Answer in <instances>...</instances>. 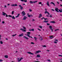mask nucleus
<instances>
[{
  "label": "nucleus",
  "mask_w": 62,
  "mask_h": 62,
  "mask_svg": "<svg viewBox=\"0 0 62 62\" xmlns=\"http://www.w3.org/2000/svg\"><path fill=\"white\" fill-rule=\"evenodd\" d=\"M39 39L40 40H42V39H43L42 38V37L41 36L39 37Z\"/></svg>",
  "instance_id": "nucleus-8"
},
{
  "label": "nucleus",
  "mask_w": 62,
  "mask_h": 62,
  "mask_svg": "<svg viewBox=\"0 0 62 62\" xmlns=\"http://www.w3.org/2000/svg\"><path fill=\"white\" fill-rule=\"evenodd\" d=\"M8 6H10V4H8Z\"/></svg>",
  "instance_id": "nucleus-61"
},
{
  "label": "nucleus",
  "mask_w": 62,
  "mask_h": 62,
  "mask_svg": "<svg viewBox=\"0 0 62 62\" xmlns=\"http://www.w3.org/2000/svg\"><path fill=\"white\" fill-rule=\"evenodd\" d=\"M27 53L28 54H32V55H34V54H33L32 53L29 52H27Z\"/></svg>",
  "instance_id": "nucleus-2"
},
{
  "label": "nucleus",
  "mask_w": 62,
  "mask_h": 62,
  "mask_svg": "<svg viewBox=\"0 0 62 62\" xmlns=\"http://www.w3.org/2000/svg\"><path fill=\"white\" fill-rule=\"evenodd\" d=\"M27 34H31V32H27Z\"/></svg>",
  "instance_id": "nucleus-28"
},
{
  "label": "nucleus",
  "mask_w": 62,
  "mask_h": 62,
  "mask_svg": "<svg viewBox=\"0 0 62 62\" xmlns=\"http://www.w3.org/2000/svg\"><path fill=\"white\" fill-rule=\"evenodd\" d=\"M38 29V30H39V31H41V30H40V29Z\"/></svg>",
  "instance_id": "nucleus-59"
},
{
  "label": "nucleus",
  "mask_w": 62,
  "mask_h": 62,
  "mask_svg": "<svg viewBox=\"0 0 62 62\" xmlns=\"http://www.w3.org/2000/svg\"><path fill=\"white\" fill-rule=\"evenodd\" d=\"M5 58H8V55H6L5 56Z\"/></svg>",
  "instance_id": "nucleus-25"
},
{
  "label": "nucleus",
  "mask_w": 62,
  "mask_h": 62,
  "mask_svg": "<svg viewBox=\"0 0 62 62\" xmlns=\"http://www.w3.org/2000/svg\"><path fill=\"white\" fill-rule=\"evenodd\" d=\"M43 46V47H46V46L45 45Z\"/></svg>",
  "instance_id": "nucleus-48"
},
{
  "label": "nucleus",
  "mask_w": 62,
  "mask_h": 62,
  "mask_svg": "<svg viewBox=\"0 0 62 62\" xmlns=\"http://www.w3.org/2000/svg\"><path fill=\"white\" fill-rule=\"evenodd\" d=\"M55 40V41H58V40H56V39Z\"/></svg>",
  "instance_id": "nucleus-60"
},
{
  "label": "nucleus",
  "mask_w": 62,
  "mask_h": 62,
  "mask_svg": "<svg viewBox=\"0 0 62 62\" xmlns=\"http://www.w3.org/2000/svg\"><path fill=\"white\" fill-rule=\"evenodd\" d=\"M30 3L31 4H33V3H34V2L31 1H30Z\"/></svg>",
  "instance_id": "nucleus-26"
},
{
  "label": "nucleus",
  "mask_w": 62,
  "mask_h": 62,
  "mask_svg": "<svg viewBox=\"0 0 62 62\" xmlns=\"http://www.w3.org/2000/svg\"><path fill=\"white\" fill-rule=\"evenodd\" d=\"M20 1H22V2L24 1V0H21Z\"/></svg>",
  "instance_id": "nucleus-56"
},
{
  "label": "nucleus",
  "mask_w": 62,
  "mask_h": 62,
  "mask_svg": "<svg viewBox=\"0 0 62 62\" xmlns=\"http://www.w3.org/2000/svg\"><path fill=\"white\" fill-rule=\"evenodd\" d=\"M54 3V2H51L50 3V4H53Z\"/></svg>",
  "instance_id": "nucleus-54"
},
{
  "label": "nucleus",
  "mask_w": 62,
  "mask_h": 62,
  "mask_svg": "<svg viewBox=\"0 0 62 62\" xmlns=\"http://www.w3.org/2000/svg\"><path fill=\"white\" fill-rule=\"evenodd\" d=\"M27 18V17H26V16H24V18H23V20H26V19Z\"/></svg>",
  "instance_id": "nucleus-14"
},
{
  "label": "nucleus",
  "mask_w": 62,
  "mask_h": 62,
  "mask_svg": "<svg viewBox=\"0 0 62 62\" xmlns=\"http://www.w3.org/2000/svg\"><path fill=\"white\" fill-rule=\"evenodd\" d=\"M32 21L33 22V21H35V20L34 19H32Z\"/></svg>",
  "instance_id": "nucleus-62"
},
{
  "label": "nucleus",
  "mask_w": 62,
  "mask_h": 62,
  "mask_svg": "<svg viewBox=\"0 0 62 62\" xmlns=\"http://www.w3.org/2000/svg\"><path fill=\"white\" fill-rule=\"evenodd\" d=\"M45 14H46V13H47L49 15H50V13H49L47 11H45Z\"/></svg>",
  "instance_id": "nucleus-4"
},
{
  "label": "nucleus",
  "mask_w": 62,
  "mask_h": 62,
  "mask_svg": "<svg viewBox=\"0 0 62 62\" xmlns=\"http://www.w3.org/2000/svg\"><path fill=\"white\" fill-rule=\"evenodd\" d=\"M20 30H22L23 31V29H22V28H21V29H20Z\"/></svg>",
  "instance_id": "nucleus-45"
},
{
  "label": "nucleus",
  "mask_w": 62,
  "mask_h": 62,
  "mask_svg": "<svg viewBox=\"0 0 62 62\" xmlns=\"http://www.w3.org/2000/svg\"><path fill=\"white\" fill-rule=\"evenodd\" d=\"M23 31H24V32H26V30H25L23 29Z\"/></svg>",
  "instance_id": "nucleus-40"
},
{
  "label": "nucleus",
  "mask_w": 62,
  "mask_h": 62,
  "mask_svg": "<svg viewBox=\"0 0 62 62\" xmlns=\"http://www.w3.org/2000/svg\"><path fill=\"white\" fill-rule=\"evenodd\" d=\"M12 18L13 19H15V18L14 17V16H12Z\"/></svg>",
  "instance_id": "nucleus-24"
},
{
  "label": "nucleus",
  "mask_w": 62,
  "mask_h": 62,
  "mask_svg": "<svg viewBox=\"0 0 62 62\" xmlns=\"http://www.w3.org/2000/svg\"><path fill=\"white\" fill-rule=\"evenodd\" d=\"M49 37L50 39H53V38L54 37V36H49Z\"/></svg>",
  "instance_id": "nucleus-16"
},
{
  "label": "nucleus",
  "mask_w": 62,
  "mask_h": 62,
  "mask_svg": "<svg viewBox=\"0 0 62 62\" xmlns=\"http://www.w3.org/2000/svg\"><path fill=\"white\" fill-rule=\"evenodd\" d=\"M59 56H61V57H62V55H59Z\"/></svg>",
  "instance_id": "nucleus-58"
},
{
  "label": "nucleus",
  "mask_w": 62,
  "mask_h": 62,
  "mask_svg": "<svg viewBox=\"0 0 62 62\" xmlns=\"http://www.w3.org/2000/svg\"><path fill=\"white\" fill-rule=\"evenodd\" d=\"M54 43H57V42H56V41H54Z\"/></svg>",
  "instance_id": "nucleus-49"
},
{
  "label": "nucleus",
  "mask_w": 62,
  "mask_h": 62,
  "mask_svg": "<svg viewBox=\"0 0 62 62\" xmlns=\"http://www.w3.org/2000/svg\"><path fill=\"white\" fill-rule=\"evenodd\" d=\"M23 28L24 29H26V28H25V27H24V26H23Z\"/></svg>",
  "instance_id": "nucleus-39"
},
{
  "label": "nucleus",
  "mask_w": 62,
  "mask_h": 62,
  "mask_svg": "<svg viewBox=\"0 0 62 62\" xmlns=\"http://www.w3.org/2000/svg\"><path fill=\"white\" fill-rule=\"evenodd\" d=\"M55 11L57 12H59V11H58V9L57 8H56L55 9Z\"/></svg>",
  "instance_id": "nucleus-6"
},
{
  "label": "nucleus",
  "mask_w": 62,
  "mask_h": 62,
  "mask_svg": "<svg viewBox=\"0 0 62 62\" xmlns=\"http://www.w3.org/2000/svg\"><path fill=\"white\" fill-rule=\"evenodd\" d=\"M57 3L58 4H59V2H57Z\"/></svg>",
  "instance_id": "nucleus-64"
},
{
  "label": "nucleus",
  "mask_w": 62,
  "mask_h": 62,
  "mask_svg": "<svg viewBox=\"0 0 62 62\" xmlns=\"http://www.w3.org/2000/svg\"><path fill=\"white\" fill-rule=\"evenodd\" d=\"M50 23H55V21H51Z\"/></svg>",
  "instance_id": "nucleus-18"
},
{
  "label": "nucleus",
  "mask_w": 62,
  "mask_h": 62,
  "mask_svg": "<svg viewBox=\"0 0 62 62\" xmlns=\"http://www.w3.org/2000/svg\"><path fill=\"white\" fill-rule=\"evenodd\" d=\"M19 15H20V14H18L17 16H16V18H18V17H19Z\"/></svg>",
  "instance_id": "nucleus-17"
},
{
  "label": "nucleus",
  "mask_w": 62,
  "mask_h": 62,
  "mask_svg": "<svg viewBox=\"0 0 62 62\" xmlns=\"http://www.w3.org/2000/svg\"><path fill=\"white\" fill-rule=\"evenodd\" d=\"M49 27L50 29H52V26H49Z\"/></svg>",
  "instance_id": "nucleus-21"
},
{
  "label": "nucleus",
  "mask_w": 62,
  "mask_h": 62,
  "mask_svg": "<svg viewBox=\"0 0 62 62\" xmlns=\"http://www.w3.org/2000/svg\"><path fill=\"white\" fill-rule=\"evenodd\" d=\"M42 17V15L41 14H39V18H40Z\"/></svg>",
  "instance_id": "nucleus-11"
},
{
  "label": "nucleus",
  "mask_w": 62,
  "mask_h": 62,
  "mask_svg": "<svg viewBox=\"0 0 62 62\" xmlns=\"http://www.w3.org/2000/svg\"><path fill=\"white\" fill-rule=\"evenodd\" d=\"M6 15V17H8V15H7V14Z\"/></svg>",
  "instance_id": "nucleus-50"
},
{
  "label": "nucleus",
  "mask_w": 62,
  "mask_h": 62,
  "mask_svg": "<svg viewBox=\"0 0 62 62\" xmlns=\"http://www.w3.org/2000/svg\"><path fill=\"white\" fill-rule=\"evenodd\" d=\"M2 15L3 16H5V15H7V14H6V13H5L4 12H2Z\"/></svg>",
  "instance_id": "nucleus-12"
},
{
  "label": "nucleus",
  "mask_w": 62,
  "mask_h": 62,
  "mask_svg": "<svg viewBox=\"0 0 62 62\" xmlns=\"http://www.w3.org/2000/svg\"><path fill=\"white\" fill-rule=\"evenodd\" d=\"M31 44H34V43L33 42H31Z\"/></svg>",
  "instance_id": "nucleus-42"
},
{
  "label": "nucleus",
  "mask_w": 62,
  "mask_h": 62,
  "mask_svg": "<svg viewBox=\"0 0 62 62\" xmlns=\"http://www.w3.org/2000/svg\"><path fill=\"white\" fill-rule=\"evenodd\" d=\"M23 38H25V39H29V38H28L25 36H24Z\"/></svg>",
  "instance_id": "nucleus-13"
},
{
  "label": "nucleus",
  "mask_w": 62,
  "mask_h": 62,
  "mask_svg": "<svg viewBox=\"0 0 62 62\" xmlns=\"http://www.w3.org/2000/svg\"><path fill=\"white\" fill-rule=\"evenodd\" d=\"M37 57H40V55L38 54L37 55Z\"/></svg>",
  "instance_id": "nucleus-20"
},
{
  "label": "nucleus",
  "mask_w": 62,
  "mask_h": 62,
  "mask_svg": "<svg viewBox=\"0 0 62 62\" xmlns=\"http://www.w3.org/2000/svg\"><path fill=\"white\" fill-rule=\"evenodd\" d=\"M23 36V34L22 33L20 34L19 35V37H22V36Z\"/></svg>",
  "instance_id": "nucleus-9"
},
{
  "label": "nucleus",
  "mask_w": 62,
  "mask_h": 62,
  "mask_svg": "<svg viewBox=\"0 0 62 62\" xmlns=\"http://www.w3.org/2000/svg\"><path fill=\"white\" fill-rule=\"evenodd\" d=\"M50 30H51V31L52 32H53V30L52 29H50Z\"/></svg>",
  "instance_id": "nucleus-53"
},
{
  "label": "nucleus",
  "mask_w": 62,
  "mask_h": 62,
  "mask_svg": "<svg viewBox=\"0 0 62 62\" xmlns=\"http://www.w3.org/2000/svg\"><path fill=\"white\" fill-rule=\"evenodd\" d=\"M44 17H43L42 18H41V20H43V19H44Z\"/></svg>",
  "instance_id": "nucleus-44"
},
{
  "label": "nucleus",
  "mask_w": 62,
  "mask_h": 62,
  "mask_svg": "<svg viewBox=\"0 0 62 62\" xmlns=\"http://www.w3.org/2000/svg\"><path fill=\"white\" fill-rule=\"evenodd\" d=\"M29 10H30V11H31V12L32 11V10H31V9H30Z\"/></svg>",
  "instance_id": "nucleus-51"
},
{
  "label": "nucleus",
  "mask_w": 62,
  "mask_h": 62,
  "mask_svg": "<svg viewBox=\"0 0 62 62\" xmlns=\"http://www.w3.org/2000/svg\"><path fill=\"white\" fill-rule=\"evenodd\" d=\"M29 38H32V39H33V37H32L31 36H29Z\"/></svg>",
  "instance_id": "nucleus-52"
},
{
  "label": "nucleus",
  "mask_w": 62,
  "mask_h": 62,
  "mask_svg": "<svg viewBox=\"0 0 62 62\" xmlns=\"http://www.w3.org/2000/svg\"><path fill=\"white\" fill-rule=\"evenodd\" d=\"M42 26H40L39 27H40V28H41V29H42Z\"/></svg>",
  "instance_id": "nucleus-33"
},
{
  "label": "nucleus",
  "mask_w": 62,
  "mask_h": 62,
  "mask_svg": "<svg viewBox=\"0 0 62 62\" xmlns=\"http://www.w3.org/2000/svg\"><path fill=\"white\" fill-rule=\"evenodd\" d=\"M48 21H47V20H45V21H44V23H48Z\"/></svg>",
  "instance_id": "nucleus-19"
},
{
  "label": "nucleus",
  "mask_w": 62,
  "mask_h": 62,
  "mask_svg": "<svg viewBox=\"0 0 62 62\" xmlns=\"http://www.w3.org/2000/svg\"><path fill=\"white\" fill-rule=\"evenodd\" d=\"M22 59H23L22 58H20V60H19V59H20V58H18L17 59L18 62H20V61H21V60H22Z\"/></svg>",
  "instance_id": "nucleus-1"
},
{
  "label": "nucleus",
  "mask_w": 62,
  "mask_h": 62,
  "mask_svg": "<svg viewBox=\"0 0 62 62\" xmlns=\"http://www.w3.org/2000/svg\"><path fill=\"white\" fill-rule=\"evenodd\" d=\"M53 5H54V6H55V4L54 3H53Z\"/></svg>",
  "instance_id": "nucleus-63"
},
{
  "label": "nucleus",
  "mask_w": 62,
  "mask_h": 62,
  "mask_svg": "<svg viewBox=\"0 0 62 62\" xmlns=\"http://www.w3.org/2000/svg\"><path fill=\"white\" fill-rule=\"evenodd\" d=\"M50 24L48 23H47V25H50Z\"/></svg>",
  "instance_id": "nucleus-47"
},
{
  "label": "nucleus",
  "mask_w": 62,
  "mask_h": 62,
  "mask_svg": "<svg viewBox=\"0 0 62 62\" xmlns=\"http://www.w3.org/2000/svg\"><path fill=\"white\" fill-rule=\"evenodd\" d=\"M17 4H16L15 5L14 4H12L11 5V6L12 7V6H17Z\"/></svg>",
  "instance_id": "nucleus-10"
},
{
  "label": "nucleus",
  "mask_w": 62,
  "mask_h": 62,
  "mask_svg": "<svg viewBox=\"0 0 62 62\" xmlns=\"http://www.w3.org/2000/svg\"><path fill=\"white\" fill-rule=\"evenodd\" d=\"M16 35H17V34H16L15 35H12V37H15V36H16Z\"/></svg>",
  "instance_id": "nucleus-31"
},
{
  "label": "nucleus",
  "mask_w": 62,
  "mask_h": 62,
  "mask_svg": "<svg viewBox=\"0 0 62 62\" xmlns=\"http://www.w3.org/2000/svg\"><path fill=\"white\" fill-rule=\"evenodd\" d=\"M44 19L45 20H49V19H48V18H44Z\"/></svg>",
  "instance_id": "nucleus-38"
},
{
  "label": "nucleus",
  "mask_w": 62,
  "mask_h": 62,
  "mask_svg": "<svg viewBox=\"0 0 62 62\" xmlns=\"http://www.w3.org/2000/svg\"><path fill=\"white\" fill-rule=\"evenodd\" d=\"M59 30V29H56V30H55V31H57V30Z\"/></svg>",
  "instance_id": "nucleus-36"
},
{
  "label": "nucleus",
  "mask_w": 62,
  "mask_h": 62,
  "mask_svg": "<svg viewBox=\"0 0 62 62\" xmlns=\"http://www.w3.org/2000/svg\"><path fill=\"white\" fill-rule=\"evenodd\" d=\"M24 2H27V0H24Z\"/></svg>",
  "instance_id": "nucleus-41"
},
{
  "label": "nucleus",
  "mask_w": 62,
  "mask_h": 62,
  "mask_svg": "<svg viewBox=\"0 0 62 62\" xmlns=\"http://www.w3.org/2000/svg\"><path fill=\"white\" fill-rule=\"evenodd\" d=\"M30 31H34V29H32L31 30H30Z\"/></svg>",
  "instance_id": "nucleus-23"
},
{
  "label": "nucleus",
  "mask_w": 62,
  "mask_h": 62,
  "mask_svg": "<svg viewBox=\"0 0 62 62\" xmlns=\"http://www.w3.org/2000/svg\"><path fill=\"white\" fill-rule=\"evenodd\" d=\"M8 16L10 17H12V16L8 15Z\"/></svg>",
  "instance_id": "nucleus-35"
},
{
  "label": "nucleus",
  "mask_w": 62,
  "mask_h": 62,
  "mask_svg": "<svg viewBox=\"0 0 62 62\" xmlns=\"http://www.w3.org/2000/svg\"><path fill=\"white\" fill-rule=\"evenodd\" d=\"M52 15H51L50 16H49V17H52Z\"/></svg>",
  "instance_id": "nucleus-57"
},
{
  "label": "nucleus",
  "mask_w": 62,
  "mask_h": 62,
  "mask_svg": "<svg viewBox=\"0 0 62 62\" xmlns=\"http://www.w3.org/2000/svg\"><path fill=\"white\" fill-rule=\"evenodd\" d=\"M19 7H20V8L21 9H23V7H22V6H21V5H19Z\"/></svg>",
  "instance_id": "nucleus-7"
},
{
  "label": "nucleus",
  "mask_w": 62,
  "mask_h": 62,
  "mask_svg": "<svg viewBox=\"0 0 62 62\" xmlns=\"http://www.w3.org/2000/svg\"><path fill=\"white\" fill-rule=\"evenodd\" d=\"M0 44H3V42H2V41H0Z\"/></svg>",
  "instance_id": "nucleus-34"
},
{
  "label": "nucleus",
  "mask_w": 62,
  "mask_h": 62,
  "mask_svg": "<svg viewBox=\"0 0 62 62\" xmlns=\"http://www.w3.org/2000/svg\"><path fill=\"white\" fill-rule=\"evenodd\" d=\"M46 4L47 5V6H50V5H49V1H47V2Z\"/></svg>",
  "instance_id": "nucleus-15"
},
{
  "label": "nucleus",
  "mask_w": 62,
  "mask_h": 62,
  "mask_svg": "<svg viewBox=\"0 0 62 62\" xmlns=\"http://www.w3.org/2000/svg\"><path fill=\"white\" fill-rule=\"evenodd\" d=\"M4 8H6L7 6H6V5H5Z\"/></svg>",
  "instance_id": "nucleus-55"
},
{
  "label": "nucleus",
  "mask_w": 62,
  "mask_h": 62,
  "mask_svg": "<svg viewBox=\"0 0 62 62\" xmlns=\"http://www.w3.org/2000/svg\"><path fill=\"white\" fill-rule=\"evenodd\" d=\"M36 54H38V53H40V52H41V51L40 50H38L37 51H36Z\"/></svg>",
  "instance_id": "nucleus-5"
},
{
  "label": "nucleus",
  "mask_w": 62,
  "mask_h": 62,
  "mask_svg": "<svg viewBox=\"0 0 62 62\" xmlns=\"http://www.w3.org/2000/svg\"><path fill=\"white\" fill-rule=\"evenodd\" d=\"M22 14H23V16H24V15H25V12L24 11H23L22 12Z\"/></svg>",
  "instance_id": "nucleus-3"
},
{
  "label": "nucleus",
  "mask_w": 62,
  "mask_h": 62,
  "mask_svg": "<svg viewBox=\"0 0 62 62\" xmlns=\"http://www.w3.org/2000/svg\"><path fill=\"white\" fill-rule=\"evenodd\" d=\"M2 23H5V22L4 21H2Z\"/></svg>",
  "instance_id": "nucleus-46"
},
{
  "label": "nucleus",
  "mask_w": 62,
  "mask_h": 62,
  "mask_svg": "<svg viewBox=\"0 0 62 62\" xmlns=\"http://www.w3.org/2000/svg\"><path fill=\"white\" fill-rule=\"evenodd\" d=\"M14 14V11H13L12 12V14L13 15Z\"/></svg>",
  "instance_id": "nucleus-29"
},
{
  "label": "nucleus",
  "mask_w": 62,
  "mask_h": 62,
  "mask_svg": "<svg viewBox=\"0 0 62 62\" xmlns=\"http://www.w3.org/2000/svg\"><path fill=\"white\" fill-rule=\"evenodd\" d=\"M3 60H1V59H0V62H2L3 61Z\"/></svg>",
  "instance_id": "nucleus-43"
},
{
  "label": "nucleus",
  "mask_w": 62,
  "mask_h": 62,
  "mask_svg": "<svg viewBox=\"0 0 62 62\" xmlns=\"http://www.w3.org/2000/svg\"><path fill=\"white\" fill-rule=\"evenodd\" d=\"M27 15L29 17H31V16L30 15H29V13H27Z\"/></svg>",
  "instance_id": "nucleus-22"
},
{
  "label": "nucleus",
  "mask_w": 62,
  "mask_h": 62,
  "mask_svg": "<svg viewBox=\"0 0 62 62\" xmlns=\"http://www.w3.org/2000/svg\"><path fill=\"white\" fill-rule=\"evenodd\" d=\"M37 2H38V1H35L33 2V3H37Z\"/></svg>",
  "instance_id": "nucleus-32"
},
{
  "label": "nucleus",
  "mask_w": 62,
  "mask_h": 62,
  "mask_svg": "<svg viewBox=\"0 0 62 62\" xmlns=\"http://www.w3.org/2000/svg\"><path fill=\"white\" fill-rule=\"evenodd\" d=\"M34 38L35 40H37V39H38V38L36 37H34Z\"/></svg>",
  "instance_id": "nucleus-27"
},
{
  "label": "nucleus",
  "mask_w": 62,
  "mask_h": 62,
  "mask_svg": "<svg viewBox=\"0 0 62 62\" xmlns=\"http://www.w3.org/2000/svg\"><path fill=\"white\" fill-rule=\"evenodd\" d=\"M27 36L29 37L30 36V34H27Z\"/></svg>",
  "instance_id": "nucleus-30"
},
{
  "label": "nucleus",
  "mask_w": 62,
  "mask_h": 62,
  "mask_svg": "<svg viewBox=\"0 0 62 62\" xmlns=\"http://www.w3.org/2000/svg\"><path fill=\"white\" fill-rule=\"evenodd\" d=\"M39 4H41L42 2H40L39 3Z\"/></svg>",
  "instance_id": "nucleus-37"
}]
</instances>
